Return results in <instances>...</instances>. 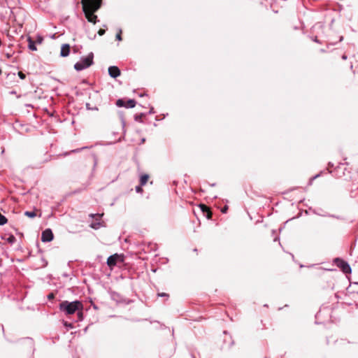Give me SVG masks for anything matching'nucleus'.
<instances>
[{"label": "nucleus", "instance_id": "obj_19", "mask_svg": "<svg viewBox=\"0 0 358 358\" xmlns=\"http://www.w3.org/2000/svg\"><path fill=\"white\" fill-rule=\"evenodd\" d=\"M8 222L7 218L6 216L0 213V226H3L5 224H6Z\"/></svg>", "mask_w": 358, "mask_h": 358}, {"label": "nucleus", "instance_id": "obj_32", "mask_svg": "<svg viewBox=\"0 0 358 358\" xmlns=\"http://www.w3.org/2000/svg\"><path fill=\"white\" fill-rule=\"evenodd\" d=\"M55 294L52 292L49 293L48 295L47 296V297L49 300H52V299H55Z\"/></svg>", "mask_w": 358, "mask_h": 358}, {"label": "nucleus", "instance_id": "obj_16", "mask_svg": "<svg viewBox=\"0 0 358 358\" xmlns=\"http://www.w3.org/2000/svg\"><path fill=\"white\" fill-rule=\"evenodd\" d=\"M145 116V113H141L139 114H136L134 116V120L136 122H142L143 120L142 119Z\"/></svg>", "mask_w": 358, "mask_h": 358}, {"label": "nucleus", "instance_id": "obj_18", "mask_svg": "<svg viewBox=\"0 0 358 358\" xmlns=\"http://www.w3.org/2000/svg\"><path fill=\"white\" fill-rule=\"evenodd\" d=\"M90 216L94 219H95L94 222H98L99 221H101V217L103 216V214H90Z\"/></svg>", "mask_w": 358, "mask_h": 358}, {"label": "nucleus", "instance_id": "obj_33", "mask_svg": "<svg viewBox=\"0 0 358 358\" xmlns=\"http://www.w3.org/2000/svg\"><path fill=\"white\" fill-rule=\"evenodd\" d=\"M228 210V206L225 205L222 209H221V212L222 213H227Z\"/></svg>", "mask_w": 358, "mask_h": 358}, {"label": "nucleus", "instance_id": "obj_2", "mask_svg": "<svg viewBox=\"0 0 358 358\" xmlns=\"http://www.w3.org/2000/svg\"><path fill=\"white\" fill-rule=\"evenodd\" d=\"M94 54L90 52L87 57H81L80 60L74 64V69L77 71H83L89 68L93 64Z\"/></svg>", "mask_w": 358, "mask_h": 358}, {"label": "nucleus", "instance_id": "obj_25", "mask_svg": "<svg viewBox=\"0 0 358 358\" xmlns=\"http://www.w3.org/2000/svg\"><path fill=\"white\" fill-rule=\"evenodd\" d=\"M115 38H116V40H117L119 41H122V29H118V31L116 34Z\"/></svg>", "mask_w": 358, "mask_h": 358}, {"label": "nucleus", "instance_id": "obj_9", "mask_svg": "<svg viewBox=\"0 0 358 358\" xmlns=\"http://www.w3.org/2000/svg\"><path fill=\"white\" fill-rule=\"evenodd\" d=\"M120 70L116 66H110L108 67V74L113 78H116L120 76Z\"/></svg>", "mask_w": 358, "mask_h": 358}, {"label": "nucleus", "instance_id": "obj_21", "mask_svg": "<svg viewBox=\"0 0 358 358\" xmlns=\"http://www.w3.org/2000/svg\"><path fill=\"white\" fill-rule=\"evenodd\" d=\"M199 208L203 214H205L210 208L208 206H207L205 204H200Z\"/></svg>", "mask_w": 358, "mask_h": 358}, {"label": "nucleus", "instance_id": "obj_23", "mask_svg": "<svg viewBox=\"0 0 358 358\" xmlns=\"http://www.w3.org/2000/svg\"><path fill=\"white\" fill-rule=\"evenodd\" d=\"M157 295L158 297H164L166 299H168L169 298V294L165 292H158Z\"/></svg>", "mask_w": 358, "mask_h": 358}, {"label": "nucleus", "instance_id": "obj_30", "mask_svg": "<svg viewBox=\"0 0 358 358\" xmlns=\"http://www.w3.org/2000/svg\"><path fill=\"white\" fill-rule=\"evenodd\" d=\"M18 76L20 79L24 80L26 78V75L22 71L18 72Z\"/></svg>", "mask_w": 358, "mask_h": 358}, {"label": "nucleus", "instance_id": "obj_13", "mask_svg": "<svg viewBox=\"0 0 358 358\" xmlns=\"http://www.w3.org/2000/svg\"><path fill=\"white\" fill-rule=\"evenodd\" d=\"M149 179V175L148 174H143L140 177V184L141 186L145 185Z\"/></svg>", "mask_w": 358, "mask_h": 358}, {"label": "nucleus", "instance_id": "obj_47", "mask_svg": "<svg viewBox=\"0 0 358 358\" xmlns=\"http://www.w3.org/2000/svg\"><path fill=\"white\" fill-rule=\"evenodd\" d=\"M141 141H142V143L145 142V138H143V139L141 140Z\"/></svg>", "mask_w": 358, "mask_h": 358}, {"label": "nucleus", "instance_id": "obj_6", "mask_svg": "<svg viewBox=\"0 0 358 358\" xmlns=\"http://www.w3.org/2000/svg\"><path fill=\"white\" fill-rule=\"evenodd\" d=\"M123 261V257L116 253L109 256L106 263L110 268H113L117 265V262H122Z\"/></svg>", "mask_w": 358, "mask_h": 358}, {"label": "nucleus", "instance_id": "obj_46", "mask_svg": "<svg viewBox=\"0 0 358 358\" xmlns=\"http://www.w3.org/2000/svg\"><path fill=\"white\" fill-rule=\"evenodd\" d=\"M41 42H42V38H39V39H38V43H41Z\"/></svg>", "mask_w": 358, "mask_h": 358}, {"label": "nucleus", "instance_id": "obj_26", "mask_svg": "<svg viewBox=\"0 0 358 358\" xmlns=\"http://www.w3.org/2000/svg\"><path fill=\"white\" fill-rule=\"evenodd\" d=\"M63 324L64 327L67 328V329L73 328V325L72 323H69L66 321H64Z\"/></svg>", "mask_w": 358, "mask_h": 358}, {"label": "nucleus", "instance_id": "obj_43", "mask_svg": "<svg viewBox=\"0 0 358 358\" xmlns=\"http://www.w3.org/2000/svg\"><path fill=\"white\" fill-rule=\"evenodd\" d=\"M0 329L3 331V326H0Z\"/></svg>", "mask_w": 358, "mask_h": 358}, {"label": "nucleus", "instance_id": "obj_15", "mask_svg": "<svg viewBox=\"0 0 358 358\" xmlns=\"http://www.w3.org/2000/svg\"><path fill=\"white\" fill-rule=\"evenodd\" d=\"M103 226V224L102 222L99 221L98 222H92L90 225V227L94 229H99L101 227Z\"/></svg>", "mask_w": 358, "mask_h": 358}, {"label": "nucleus", "instance_id": "obj_28", "mask_svg": "<svg viewBox=\"0 0 358 358\" xmlns=\"http://www.w3.org/2000/svg\"><path fill=\"white\" fill-rule=\"evenodd\" d=\"M78 313V319L79 320H83V313L82 312V310H77Z\"/></svg>", "mask_w": 358, "mask_h": 358}, {"label": "nucleus", "instance_id": "obj_8", "mask_svg": "<svg viewBox=\"0 0 358 358\" xmlns=\"http://www.w3.org/2000/svg\"><path fill=\"white\" fill-rule=\"evenodd\" d=\"M54 235L52 231L50 229H45L42 231L41 241L44 243H48L53 240Z\"/></svg>", "mask_w": 358, "mask_h": 358}, {"label": "nucleus", "instance_id": "obj_36", "mask_svg": "<svg viewBox=\"0 0 358 358\" xmlns=\"http://www.w3.org/2000/svg\"><path fill=\"white\" fill-rule=\"evenodd\" d=\"M42 261L43 262V267L46 266L48 265V262L44 258H42Z\"/></svg>", "mask_w": 358, "mask_h": 358}, {"label": "nucleus", "instance_id": "obj_10", "mask_svg": "<svg viewBox=\"0 0 358 358\" xmlns=\"http://www.w3.org/2000/svg\"><path fill=\"white\" fill-rule=\"evenodd\" d=\"M70 45L68 43H64L61 47L60 56L62 57H66L69 55L70 53Z\"/></svg>", "mask_w": 358, "mask_h": 358}, {"label": "nucleus", "instance_id": "obj_49", "mask_svg": "<svg viewBox=\"0 0 358 358\" xmlns=\"http://www.w3.org/2000/svg\"><path fill=\"white\" fill-rule=\"evenodd\" d=\"M224 334H227V331H224Z\"/></svg>", "mask_w": 358, "mask_h": 358}, {"label": "nucleus", "instance_id": "obj_40", "mask_svg": "<svg viewBox=\"0 0 358 358\" xmlns=\"http://www.w3.org/2000/svg\"><path fill=\"white\" fill-rule=\"evenodd\" d=\"M234 341H231L230 342V343L229 344V348H230V347H231V346L234 345Z\"/></svg>", "mask_w": 358, "mask_h": 358}, {"label": "nucleus", "instance_id": "obj_37", "mask_svg": "<svg viewBox=\"0 0 358 358\" xmlns=\"http://www.w3.org/2000/svg\"><path fill=\"white\" fill-rule=\"evenodd\" d=\"M153 113H155L154 108L151 107L148 112V114H153Z\"/></svg>", "mask_w": 358, "mask_h": 358}, {"label": "nucleus", "instance_id": "obj_20", "mask_svg": "<svg viewBox=\"0 0 358 358\" xmlns=\"http://www.w3.org/2000/svg\"><path fill=\"white\" fill-rule=\"evenodd\" d=\"M24 215L30 218H34L36 216V214L34 211H25Z\"/></svg>", "mask_w": 358, "mask_h": 358}, {"label": "nucleus", "instance_id": "obj_48", "mask_svg": "<svg viewBox=\"0 0 358 358\" xmlns=\"http://www.w3.org/2000/svg\"><path fill=\"white\" fill-rule=\"evenodd\" d=\"M211 185L212 187H213V186H215V183H213V184H212V185Z\"/></svg>", "mask_w": 358, "mask_h": 358}, {"label": "nucleus", "instance_id": "obj_38", "mask_svg": "<svg viewBox=\"0 0 358 358\" xmlns=\"http://www.w3.org/2000/svg\"><path fill=\"white\" fill-rule=\"evenodd\" d=\"M332 167H334V164H333V163H331V162H329V163H328V169H329V168H332Z\"/></svg>", "mask_w": 358, "mask_h": 358}, {"label": "nucleus", "instance_id": "obj_42", "mask_svg": "<svg viewBox=\"0 0 358 358\" xmlns=\"http://www.w3.org/2000/svg\"><path fill=\"white\" fill-rule=\"evenodd\" d=\"M93 308H94V309H97V308H97V306H96L95 304H93Z\"/></svg>", "mask_w": 358, "mask_h": 358}, {"label": "nucleus", "instance_id": "obj_27", "mask_svg": "<svg viewBox=\"0 0 358 358\" xmlns=\"http://www.w3.org/2000/svg\"><path fill=\"white\" fill-rule=\"evenodd\" d=\"M322 174V172L320 173H318L314 176H313L312 178H310V180H309V185H311L313 181L316 179L317 178L320 177Z\"/></svg>", "mask_w": 358, "mask_h": 358}, {"label": "nucleus", "instance_id": "obj_1", "mask_svg": "<svg viewBox=\"0 0 358 358\" xmlns=\"http://www.w3.org/2000/svg\"><path fill=\"white\" fill-rule=\"evenodd\" d=\"M59 310L66 315H73L77 310H83V305L81 301L76 300L73 301H63L59 303Z\"/></svg>", "mask_w": 358, "mask_h": 358}, {"label": "nucleus", "instance_id": "obj_11", "mask_svg": "<svg viewBox=\"0 0 358 358\" xmlns=\"http://www.w3.org/2000/svg\"><path fill=\"white\" fill-rule=\"evenodd\" d=\"M90 148V147L88 146H84V147H82L80 148H77V149H74V150H71L70 152H64V154H62L63 156H67L69 155L70 153H78L79 152H80L81 150H83L85 149H88Z\"/></svg>", "mask_w": 358, "mask_h": 358}, {"label": "nucleus", "instance_id": "obj_7", "mask_svg": "<svg viewBox=\"0 0 358 358\" xmlns=\"http://www.w3.org/2000/svg\"><path fill=\"white\" fill-rule=\"evenodd\" d=\"M83 10L85 13V16L87 19L88 22H92L93 24H96L97 22H99L97 15H94V13L90 11V10H87V6L84 3L83 4Z\"/></svg>", "mask_w": 358, "mask_h": 358}, {"label": "nucleus", "instance_id": "obj_22", "mask_svg": "<svg viewBox=\"0 0 358 358\" xmlns=\"http://www.w3.org/2000/svg\"><path fill=\"white\" fill-rule=\"evenodd\" d=\"M86 109L88 110H98L99 108L96 106L91 107L90 104L89 103H85Z\"/></svg>", "mask_w": 358, "mask_h": 358}, {"label": "nucleus", "instance_id": "obj_39", "mask_svg": "<svg viewBox=\"0 0 358 358\" xmlns=\"http://www.w3.org/2000/svg\"><path fill=\"white\" fill-rule=\"evenodd\" d=\"M347 58H348V57H347V55H342V59H343V60H346V59H347Z\"/></svg>", "mask_w": 358, "mask_h": 358}, {"label": "nucleus", "instance_id": "obj_35", "mask_svg": "<svg viewBox=\"0 0 358 358\" xmlns=\"http://www.w3.org/2000/svg\"><path fill=\"white\" fill-rule=\"evenodd\" d=\"M93 158H94V169L97 164V159H96V157L95 155H93Z\"/></svg>", "mask_w": 358, "mask_h": 358}, {"label": "nucleus", "instance_id": "obj_14", "mask_svg": "<svg viewBox=\"0 0 358 358\" xmlns=\"http://www.w3.org/2000/svg\"><path fill=\"white\" fill-rule=\"evenodd\" d=\"M136 101L134 99H129L126 101L127 108H133L136 106Z\"/></svg>", "mask_w": 358, "mask_h": 358}, {"label": "nucleus", "instance_id": "obj_24", "mask_svg": "<svg viewBox=\"0 0 358 358\" xmlns=\"http://www.w3.org/2000/svg\"><path fill=\"white\" fill-rule=\"evenodd\" d=\"M204 215L208 220H211L213 217V213L210 208H209L208 210Z\"/></svg>", "mask_w": 358, "mask_h": 358}, {"label": "nucleus", "instance_id": "obj_41", "mask_svg": "<svg viewBox=\"0 0 358 358\" xmlns=\"http://www.w3.org/2000/svg\"><path fill=\"white\" fill-rule=\"evenodd\" d=\"M278 240H279V237H275V238H274V241H278Z\"/></svg>", "mask_w": 358, "mask_h": 358}, {"label": "nucleus", "instance_id": "obj_12", "mask_svg": "<svg viewBox=\"0 0 358 358\" xmlns=\"http://www.w3.org/2000/svg\"><path fill=\"white\" fill-rule=\"evenodd\" d=\"M28 48L29 50H31L32 51H36L37 50L36 43L31 38V37H29V38H28Z\"/></svg>", "mask_w": 358, "mask_h": 358}, {"label": "nucleus", "instance_id": "obj_5", "mask_svg": "<svg viewBox=\"0 0 358 358\" xmlns=\"http://www.w3.org/2000/svg\"><path fill=\"white\" fill-rule=\"evenodd\" d=\"M334 262L336 264L338 267H339L344 273L348 274L352 272V269L350 264L343 259L339 257H336L334 259Z\"/></svg>", "mask_w": 358, "mask_h": 358}, {"label": "nucleus", "instance_id": "obj_44", "mask_svg": "<svg viewBox=\"0 0 358 358\" xmlns=\"http://www.w3.org/2000/svg\"><path fill=\"white\" fill-rule=\"evenodd\" d=\"M314 41H315V42L318 43V41H317V37H315V38Z\"/></svg>", "mask_w": 358, "mask_h": 358}, {"label": "nucleus", "instance_id": "obj_29", "mask_svg": "<svg viewBox=\"0 0 358 358\" xmlns=\"http://www.w3.org/2000/svg\"><path fill=\"white\" fill-rule=\"evenodd\" d=\"M136 192L137 193H141L143 192V188L142 186H141V184L135 187Z\"/></svg>", "mask_w": 358, "mask_h": 358}, {"label": "nucleus", "instance_id": "obj_34", "mask_svg": "<svg viewBox=\"0 0 358 358\" xmlns=\"http://www.w3.org/2000/svg\"><path fill=\"white\" fill-rule=\"evenodd\" d=\"M105 33H106V31H105V29H100L98 31V34H99V35H100V36H103Z\"/></svg>", "mask_w": 358, "mask_h": 358}, {"label": "nucleus", "instance_id": "obj_31", "mask_svg": "<svg viewBox=\"0 0 358 358\" xmlns=\"http://www.w3.org/2000/svg\"><path fill=\"white\" fill-rule=\"evenodd\" d=\"M7 241H8V242H9L10 243H13L14 241H15V238L13 236H10L8 238Z\"/></svg>", "mask_w": 358, "mask_h": 358}, {"label": "nucleus", "instance_id": "obj_4", "mask_svg": "<svg viewBox=\"0 0 358 358\" xmlns=\"http://www.w3.org/2000/svg\"><path fill=\"white\" fill-rule=\"evenodd\" d=\"M309 210L311 211L313 214L317 215L318 216L321 217H331L336 220H343L342 217L340 215H334V214H330L329 213L325 212L322 208H309Z\"/></svg>", "mask_w": 358, "mask_h": 358}, {"label": "nucleus", "instance_id": "obj_50", "mask_svg": "<svg viewBox=\"0 0 358 358\" xmlns=\"http://www.w3.org/2000/svg\"><path fill=\"white\" fill-rule=\"evenodd\" d=\"M193 358H194V357H193Z\"/></svg>", "mask_w": 358, "mask_h": 358}, {"label": "nucleus", "instance_id": "obj_45", "mask_svg": "<svg viewBox=\"0 0 358 358\" xmlns=\"http://www.w3.org/2000/svg\"><path fill=\"white\" fill-rule=\"evenodd\" d=\"M343 36H341V37H340V40H339V41H343Z\"/></svg>", "mask_w": 358, "mask_h": 358}, {"label": "nucleus", "instance_id": "obj_17", "mask_svg": "<svg viewBox=\"0 0 358 358\" xmlns=\"http://www.w3.org/2000/svg\"><path fill=\"white\" fill-rule=\"evenodd\" d=\"M116 106L118 107H124L126 108V101L123 99H119L116 101Z\"/></svg>", "mask_w": 358, "mask_h": 358}, {"label": "nucleus", "instance_id": "obj_3", "mask_svg": "<svg viewBox=\"0 0 358 358\" xmlns=\"http://www.w3.org/2000/svg\"><path fill=\"white\" fill-rule=\"evenodd\" d=\"M346 171H348V173H350L347 170V168L345 166V164L339 163V164L336 166L334 170L329 171V173L336 178H341L347 176L345 173Z\"/></svg>", "mask_w": 358, "mask_h": 358}]
</instances>
